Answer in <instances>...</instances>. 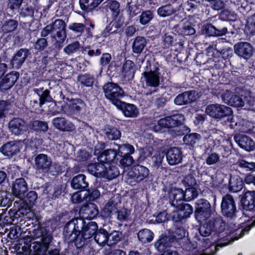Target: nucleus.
Wrapping results in <instances>:
<instances>
[{
  "instance_id": "1",
  "label": "nucleus",
  "mask_w": 255,
  "mask_h": 255,
  "mask_svg": "<svg viewBox=\"0 0 255 255\" xmlns=\"http://www.w3.org/2000/svg\"><path fill=\"white\" fill-rule=\"evenodd\" d=\"M224 102L228 105L235 107H243L251 110L255 105V97L251 91L238 88L233 92L226 90L221 95Z\"/></svg>"
},
{
  "instance_id": "2",
  "label": "nucleus",
  "mask_w": 255,
  "mask_h": 255,
  "mask_svg": "<svg viewBox=\"0 0 255 255\" xmlns=\"http://www.w3.org/2000/svg\"><path fill=\"white\" fill-rule=\"evenodd\" d=\"M103 90L106 97L119 108L123 107V102L120 99L125 95L124 91L118 84L108 82L103 86Z\"/></svg>"
},
{
  "instance_id": "3",
  "label": "nucleus",
  "mask_w": 255,
  "mask_h": 255,
  "mask_svg": "<svg viewBox=\"0 0 255 255\" xmlns=\"http://www.w3.org/2000/svg\"><path fill=\"white\" fill-rule=\"evenodd\" d=\"M205 113L213 118L220 119L231 115L232 110L226 106L215 104L208 105L206 108Z\"/></svg>"
},
{
  "instance_id": "4",
  "label": "nucleus",
  "mask_w": 255,
  "mask_h": 255,
  "mask_svg": "<svg viewBox=\"0 0 255 255\" xmlns=\"http://www.w3.org/2000/svg\"><path fill=\"white\" fill-rule=\"evenodd\" d=\"M34 162L35 168L39 172L54 174L51 170L53 167L52 162L46 154L42 153L38 154L34 159Z\"/></svg>"
},
{
  "instance_id": "5",
  "label": "nucleus",
  "mask_w": 255,
  "mask_h": 255,
  "mask_svg": "<svg viewBox=\"0 0 255 255\" xmlns=\"http://www.w3.org/2000/svg\"><path fill=\"white\" fill-rule=\"evenodd\" d=\"M221 211L223 215L227 218L232 219L236 216V207L233 197L229 195H226L222 199Z\"/></svg>"
},
{
  "instance_id": "6",
  "label": "nucleus",
  "mask_w": 255,
  "mask_h": 255,
  "mask_svg": "<svg viewBox=\"0 0 255 255\" xmlns=\"http://www.w3.org/2000/svg\"><path fill=\"white\" fill-rule=\"evenodd\" d=\"M241 203L242 208L243 209V220L245 222L248 221L249 220L245 219L246 217H250V215L249 214H247L246 212H251L255 208V191H247L244 195L241 200Z\"/></svg>"
},
{
  "instance_id": "7",
  "label": "nucleus",
  "mask_w": 255,
  "mask_h": 255,
  "mask_svg": "<svg viewBox=\"0 0 255 255\" xmlns=\"http://www.w3.org/2000/svg\"><path fill=\"white\" fill-rule=\"evenodd\" d=\"M184 121V116L181 114H178L160 119L158 124L164 128H172L181 125Z\"/></svg>"
},
{
  "instance_id": "8",
  "label": "nucleus",
  "mask_w": 255,
  "mask_h": 255,
  "mask_svg": "<svg viewBox=\"0 0 255 255\" xmlns=\"http://www.w3.org/2000/svg\"><path fill=\"white\" fill-rule=\"evenodd\" d=\"M234 49L239 56L245 59H249L253 54V48L248 42H239L235 45Z\"/></svg>"
},
{
  "instance_id": "9",
  "label": "nucleus",
  "mask_w": 255,
  "mask_h": 255,
  "mask_svg": "<svg viewBox=\"0 0 255 255\" xmlns=\"http://www.w3.org/2000/svg\"><path fill=\"white\" fill-rule=\"evenodd\" d=\"M197 93L194 91L185 92L178 95L174 100V103L178 106L190 104L198 98Z\"/></svg>"
},
{
  "instance_id": "10",
  "label": "nucleus",
  "mask_w": 255,
  "mask_h": 255,
  "mask_svg": "<svg viewBox=\"0 0 255 255\" xmlns=\"http://www.w3.org/2000/svg\"><path fill=\"white\" fill-rule=\"evenodd\" d=\"M85 224V221L81 218H75L69 221L64 228V234L81 233Z\"/></svg>"
},
{
  "instance_id": "11",
  "label": "nucleus",
  "mask_w": 255,
  "mask_h": 255,
  "mask_svg": "<svg viewBox=\"0 0 255 255\" xmlns=\"http://www.w3.org/2000/svg\"><path fill=\"white\" fill-rule=\"evenodd\" d=\"M99 213L97 206L92 203L83 205L80 209L79 214L83 219H92Z\"/></svg>"
},
{
  "instance_id": "12",
  "label": "nucleus",
  "mask_w": 255,
  "mask_h": 255,
  "mask_svg": "<svg viewBox=\"0 0 255 255\" xmlns=\"http://www.w3.org/2000/svg\"><path fill=\"white\" fill-rule=\"evenodd\" d=\"M9 128L15 135L20 134L27 130V126L25 122L20 118H14L8 124Z\"/></svg>"
},
{
  "instance_id": "13",
  "label": "nucleus",
  "mask_w": 255,
  "mask_h": 255,
  "mask_svg": "<svg viewBox=\"0 0 255 255\" xmlns=\"http://www.w3.org/2000/svg\"><path fill=\"white\" fill-rule=\"evenodd\" d=\"M196 217L201 220H206L211 215L210 204L207 200H201L198 203L196 210Z\"/></svg>"
},
{
  "instance_id": "14",
  "label": "nucleus",
  "mask_w": 255,
  "mask_h": 255,
  "mask_svg": "<svg viewBox=\"0 0 255 255\" xmlns=\"http://www.w3.org/2000/svg\"><path fill=\"white\" fill-rule=\"evenodd\" d=\"M129 176L135 178L137 182H140L148 177L149 170L146 167L139 164L133 166L131 171L129 173Z\"/></svg>"
},
{
  "instance_id": "15",
  "label": "nucleus",
  "mask_w": 255,
  "mask_h": 255,
  "mask_svg": "<svg viewBox=\"0 0 255 255\" xmlns=\"http://www.w3.org/2000/svg\"><path fill=\"white\" fill-rule=\"evenodd\" d=\"M27 190V183L23 178L17 179L13 184L12 193L16 197H22Z\"/></svg>"
},
{
  "instance_id": "16",
  "label": "nucleus",
  "mask_w": 255,
  "mask_h": 255,
  "mask_svg": "<svg viewBox=\"0 0 255 255\" xmlns=\"http://www.w3.org/2000/svg\"><path fill=\"white\" fill-rule=\"evenodd\" d=\"M166 154L167 160L170 165H176L182 161V151L179 148H171L168 150Z\"/></svg>"
},
{
  "instance_id": "17",
  "label": "nucleus",
  "mask_w": 255,
  "mask_h": 255,
  "mask_svg": "<svg viewBox=\"0 0 255 255\" xmlns=\"http://www.w3.org/2000/svg\"><path fill=\"white\" fill-rule=\"evenodd\" d=\"M55 35L63 41L66 37V23L62 19H57L51 24Z\"/></svg>"
},
{
  "instance_id": "18",
  "label": "nucleus",
  "mask_w": 255,
  "mask_h": 255,
  "mask_svg": "<svg viewBox=\"0 0 255 255\" xmlns=\"http://www.w3.org/2000/svg\"><path fill=\"white\" fill-rule=\"evenodd\" d=\"M88 170L97 177H106V163H94L88 166Z\"/></svg>"
},
{
  "instance_id": "19",
  "label": "nucleus",
  "mask_w": 255,
  "mask_h": 255,
  "mask_svg": "<svg viewBox=\"0 0 255 255\" xmlns=\"http://www.w3.org/2000/svg\"><path fill=\"white\" fill-rule=\"evenodd\" d=\"M54 127L63 131H71L75 129L74 125L64 118H56L53 121Z\"/></svg>"
},
{
  "instance_id": "20",
  "label": "nucleus",
  "mask_w": 255,
  "mask_h": 255,
  "mask_svg": "<svg viewBox=\"0 0 255 255\" xmlns=\"http://www.w3.org/2000/svg\"><path fill=\"white\" fill-rule=\"evenodd\" d=\"M29 54V50L26 49H20L13 57L11 64L13 68H18L24 62Z\"/></svg>"
},
{
  "instance_id": "21",
  "label": "nucleus",
  "mask_w": 255,
  "mask_h": 255,
  "mask_svg": "<svg viewBox=\"0 0 255 255\" xmlns=\"http://www.w3.org/2000/svg\"><path fill=\"white\" fill-rule=\"evenodd\" d=\"M18 79L16 73H10L7 74L2 80L0 83V89L1 91L9 89L15 83Z\"/></svg>"
},
{
  "instance_id": "22",
  "label": "nucleus",
  "mask_w": 255,
  "mask_h": 255,
  "mask_svg": "<svg viewBox=\"0 0 255 255\" xmlns=\"http://www.w3.org/2000/svg\"><path fill=\"white\" fill-rule=\"evenodd\" d=\"M0 151L3 154L10 156L19 151V147L18 144L15 141H10L2 145Z\"/></svg>"
},
{
  "instance_id": "23",
  "label": "nucleus",
  "mask_w": 255,
  "mask_h": 255,
  "mask_svg": "<svg viewBox=\"0 0 255 255\" xmlns=\"http://www.w3.org/2000/svg\"><path fill=\"white\" fill-rule=\"evenodd\" d=\"M65 236L69 242H74L75 246L78 248H82L85 244V240H87L83 237L81 233L65 234Z\"/></svg>"
},
{
  "instance_id": "24",
  "label": "nucleus",
  "mask_w": 255,
  "mask_h": 255,
  "mask_svg": "<svg viewBox=\"0 0 255 255\" xmlns=\"http://www.w3.org/2000/svg\"><path fill=\"white\" fill-rule=\"evenodd\" d=\"M173 242V239L171 237L163 236L155 243V246L160 252H162L171 246Z\"/></svg>"
},
{
  "instance_id": "25",
  "label": "nucleus",
  "mask_w": 255,
  "mask_h": 255,
  "mask_svg": "<svg viewBox=\"0 0 255 255\" xmlns=\"http://www.w3.org/2000/svg\"><path fill=\"white\" fill-rule=\"evenodd\" d=\"M98 226L96 222H91L84 226L81 233L86 239L91 238L97 232Z\"/></svg>"
},
{
  "instance_id": "26",
  "label": "nucleus",
  "mask_w": 255,
  "mask_h": 255,
  "mask_svg": "<svg viewBox=\"0 0 255 255\" xmlns=\"http://www.w3.org/2000/svg\"><path fill=\"white\" fill-rule=\"evenodd\" d=\"M170 198L171 200V205L175 207H178V202L184 199V191L181 189H174L170 193Z\"/></svg>"
},
{
  "instance_id": "27",
  "label": "nucleus",
  "mask_w": 255,
  "mask_h": 255,
  "mask_svg": "<svg viewBox=\"0 0 255 255\" xmlns=\"http://www.w3.org/2000/svg\"><path fill=\"white\" fill-rule=\"evenodd\" d=\"M159 74L154 72H145L143 75L146 79V83L148 86L157 87L159 83Z\"/></svg>"
},
{
  "instance_id": "28",
  "label": "nucleus",
  "mask_w": 255,
  "mask_h": 255,
  "mask_svg": "<svg viewBox=\"0 0 255 255\" xmlns=\"http://www.w3.org/2000/svg\"><path fill=\"white\" fill-rule=\"evenodd\" d=\"M238 144L240 147L247 151H251L255 148V142L250 137L242 135L238 140Z\"/></svg>"
},
{
  "instance_id": "29",
  "label": "nucleus",
  "mask_w": 255,
  "mask_h": 255,
  "mask_svg": "<svg viewBox=\"0 0 255 255\" xmlns=\"http://www.w3.org/2000/svg\"><path fill=\"white\" fill-rule=\"evenodd\" d=\"M135 71V65L131 60H127L123 66L122 73L126 77L130 79L133 77Z\"/></svg>"
},
{
  "instance_id": "30",
  "label": "nucleus",
  "mask_w": 255,
  "mask_h": 255,
  "mask_svg": "<svg viewBox=\"0 0 255 255\" xmlns=\"http://www.w3.org/2000/svg\"><path fill=\"white\" fill-rule=\"evenodd\" d=\"M119 165L117 164L112 163L110 164L106 163V178L108 179H112L116 178L120 173V171L119 169Z\"/></svg>"
},
{
  "instance_id": "31",
  "label": "nucleus",
  "mask_w": 255,
  "mask_h": 255,
  "mask_svg": "<svg viewBox=\"0 0 255 255\" xmlns=\"http://www.w3.org/2000/svg\"><path fill=\"white\" fill-rule=\"evenodd\" d=\"M71 185L74 188L79 189L86 188L88 183L86 181L85 175L79 174L73 178Z\"/></svg>"
},
{
  "instance_id": "32",
  "label": "nucleus",
  "mask_w": 255,
  "mask_h": 255,
  "mask_svg": "<svg viewBox=\"0 0 255 255\" xmlns=\"http://www.w3.org/2000/svg\"><path fill=\"white\" fill-rule=\"evenodd\" d=\"M106 7L107 11L111 13L113 17H117L120 13V3L117 0L108 1Z\"/></svg>"
},
{
  "instance_id": "33",
  "label": "nucleus",
  "mask_w": 255,
  "mask_h": 255,
  "mask_svg": "<svg viewBox=\"0 0 255 255\" xmlns=\"http://www.w3.org/2000/svg\"><path fill=\"white\" fill-rule=\"evenodd\" d=\"M146 44V39L141 36L137 37L134 40L132 44L133 52L136 54H140L143 51Z\"/></svg>"
},
{
  "instance_id": "34",
  "label": "nucleus",
  "mask_w": 255,
  "mask_h": 255,
  "mask_svg": "<svg viewBox=\"0 0 255 255\" xmlns=\"http://www.w3.org/2000/svg\"><path fill=\"white\" fill-rule=\"evenodd\" d=\"M103 0H80L82 9L90 11L97 7Z\"/></svg>"
},
{
  "instance_id": "35",
  "label": "nucleus",
  "mask_w": 255,
  "mask_h": 255,
  "mask_svg": "<svg viewBox=\"0 0 255 255\" xmlns=\"http://www.w3.org/2000/svg\"><path fill=\"white\" fill-rule=\"evenodd\" d=\"M95 240L96 242L100 246H104L108 243V233L104 229H100L97 231Z\"/></svg>"
},
{
  "instance_id": "36",
  "label": "nucleus",
  "mask_w": 255,
  "mask_h": 255,
  "mask_svg": "<svg viewBox=\"0 0 255 255\" xmlns=\"http://www.w3.org/2000/svg\"><path fill=\"white\" fill-rule=\"evenodd\" d=\"M123 107L121 108H124L123 110L125 115L128 117H135L138 115V110L132 104H126L123 102Z\"/></svg>"
},
{
  "instance_id": "37",
  "label": "nucleus",
  "mask_w": 255,
  "mask_h": 255,
  "mask_svg": "<svg viewBox=\"0 0 255 255\" xmlns=\"http://www.w3.org/2000/svg\"><path fill=\"white\" fill-rule=\"evenodd\" d=\"M138 238L141 242L146 243L152 240L153 234L149 230L143 229L138 232Z\"/></svg>"
},
{
  "instance_id": "38",
  "label": "nucleus",
  "mask_w": 255,
  "mask_h": 255,
  "mask_svg": "<svg viewBox=\"0 0 255 255\" xmlns=\"http://www.w3.org/2000/svg\"><path fill=\"white\" fill-rule=\"evenodd\" d=\"M213 231L216 233H221L225 229L226 224L225 222L220 218H217L212 221H210Z\"/></svg>"
},
{
  "instance_id": "39",
  "label": "nucleus",
  "mask_w": 255,
  "mask_h": 255,
  "mask_svg": "<svg viewBox=\"0 0 255 255\" xmlns=\"http://www.w3.org/2000/svg\"><path fill=\"white\" fill-rule=\"evenodd\" d=\"M134 152V148L129 144H123L118 145V153L121 155H129Z\"/></svg>"
},
{
  "instance_id": "40",
  "label": "nucleus",
  "mask_w": 255,
  "mask_h": 255,
  "mask_svg": "<svg viewBox=\"0 0 255 255\" xmlns=\"http://www.w3.org/2000/svg\"><path fill=\"white\" fill-rule=\"evenodd\" d=\"M117 155V152L116 150L113 149H108L103 152L101 155V158L106 161V163L113 161L116 158Z\"/></svg>"
},
{
  "instance_id": "41",
  "label": "nucleus",
  "mask_w": 255,
  "mask_h": 255,
  "mask_svg": "<svg viewBox=\"0 0 255 255\" xmlns=\"http://www.w3.org/2000/svg\"><path fill=\"white\" fill-rule=\"evenodd\" d=\"M245 30L247 34H253L255 33V14L247 19Z\"/></svg>"
},
{
  "instance_id": "42",
  "label": "nucleus",
  "mask_w": 255,
  "mask_h": 255,
  "mask_svg": "<svg viewBox=\"0 0 255 255\" xmlns=\"http://www.w3.org/2000/svg\"><path fill=\"white\" fill-rule=\"evenodd\" d=\"M18 22L13 19H10L6 21L2 26V30L5 33L10 32L16 29Z\"/></svg>"
},
{
  "instance_id": "43",
  "label": "nucleus",
  "mask_w": 255,
  "mask_h": 255,
  "mask_svg": "<svg viewBox=\"0 0 255 255\" xmlns=\"http://www.w3.org/2000/svg\"><path fill=\"white\" fill-rule=\"evenodd\" d=\"M163 150L159 148L156 152V154L152 157V166L156 168H158L162 164L163 159V155L162 153Z\"/></svg>"
},
{
  "instance_id": "44",
  "label": "nucleus",
  "mask_w": 255,
  "mask_h": 255,
  "mask_svg": "<svg viewBox=\"0 0 255 255\" xmlns=\"http://www.w3.org/2000/svg\"><path fill=\"white\" fill-rule=\"evenodd\" d=\"M69 108L75 112L79 111L85 106L83 101L80 99H72L68 105Z\"/></svg>"
},
{
  "instance_id": "45",
  "label": "nucleus",
  "mask_w": 255,
  "mask_h": 255,
  "mask_svg": "<svg viewBox=\"0 0 255 255\" xmlns=\"http://www.w3.org/2000/svg\"><path fill=\"white\" fill-rule=\"evenodd\" d=\"M175 11V9L170 4L161 6L158 9V13L162 17L169 16L173 14Z\"/></svg>"
},
{
  "instance_id": "46",
  "label": "nucleus",
  "mask_w": 255,
  "mask_h": 255,
  "mask_svg": "<svg viewBox=\"0 0 255 255\" xmlns=\"http://www.w3.org/2000/svg\"><path fill=\"white\" fill-rule=\"evenodd\" d=\"M200 136L197 133H191L186 135L183 138L185 144L193 146L200 139Z\"/></svg>"
},
{
  "instance_id": "47",
  "label": "nucleus",
  "mask_w": 255,
  "mask_h": 255,
  "mask_svg": "<svg viewBox=\"0 0 255 255\" xmlns=\"http://www.w3.org/2000/svg\"><path fill=\"white\" fill-rule=\"evenodd\" d=\"M32 128L36 131H46L48 129V126L45 122L34 121L32 123Z\"/></svg>"
},
{
  "instance_id": "48",
  "label": "nucleus",
  "mask_w": 255,
  "mask_h": 255,
  "mask_svg": "<svg viewBox=\"0 0 255 255\" xmlns=\"http://www.w3.org/2000/svg\"><path fill=\"white\" fill-rule=\"evenodd\" d=\"M198 191L195 188L191 187L186 189L185 191H184V200L187 201L192 200L196 198L198 196Z\"/></svg>"
},
{
  "instance_id": "49",
  "label": "nucleus",
  "mask_w": 255,
  "mask_h": 255,
  "mask_svg": "<svg viewBox=\"0 0 255 255\" xmlns=\"http://www.w3.org/2000/svg\"><path fill=\"white\" fill-rule=\"evenodd\" d=\"M122 24V22L115 19L110 23L109 25L107 27L106 30L110 33H114L117 31L120 27H121Z\"/></svg>"
},
{
  "instance_id": "50",
  "label": "nucleus",
  "mask_w": 255,
  "mask_h": 255,
  "mask_svg": "<svg viewBox=\"0 0 255 255\" xmlns=\"http://www.w3.org/2000/svg\"><path fill=\"white\" fill-rule=\"evenodd\" d=\"M107 137L111 140H116L119 139L121 135V133L116 128H109L106 132Z\"/></svg>"
},
{
  "instance_id": "51",
  "label": "nucleus",
  "mask_w": 255,
  "mask_h": 255,
  "mask_svg": "<svg viewBox=\"0 0 255 255\" xmlns=\"http://www.w3.org/2000/svg\"><path fill=\"white\" fill-rule=\"evenodd\" d=\"M178 208L181 211L182 214L184 215V219L186 218L192 213V208L191 206L188 204H179Z\"/></svg>"
},
{
  "instance_id": "52",
  "label": "nucleus",
  "mask_w": 255,
  "mask_h": 255,
  "mask_svg": "<svg viewBox=\"0 0 255 255\" xmlns=\"http://www.w3.org/2000/svg\"><path fill=\"white\" fill-rule=\"evenodd\" d=\"M200 234L203 237L209 236L213 229L210 222L201 225L199 229Z\"/></svg>"
},
{
  "instance_id": "53",
  "label": "nucleus",
  "mask_w": 255,
  "mask_h": 255,
  "mask_svg": "<svg viewBox=\"0 0 255 255\" xmlns=\"http://www.w3.org/2000/svg\"><path fill=\"white\" fill-rule=\"evenodd\" d=\"M37 198V195L35 191H31L26 195L24 203L28 204V205L32 207Z\"/></svg>"
},
{
  "instance_id": "54",
  "label": "nucleus",
  "mask_w": 255,
  "mask_h": 255,
  "mask_svg": "<svg viewBox=\"0 0 255 255\" xmlns=\"http://www.w3.org/2000/svg\"><path fill=\"white\" fill-rule=\"evenodd\" d=\"M177 32L183 35H190L195 34V30L192 26L188 24L179 28Z\"/></svg>"
},
{
  "instance_id": "55",
  "label": "nucleus",
  "mask_w": 255,
  "mask_h": 255,
  "mask_svg": "<svg viewBox=\"0 0 255 255\" xmlns=\"http://www.w3.org/2000/svg\"><path fill=\"white\" fill-rule=\"evenodd\" d=\"M244 230H242L240 233V235L239 237H228L226 239H223L219 241L217 246L222 247L223 246L228 245L230 243L233 242L235 240H238L239 238L241 237L244 234Z\"/></svg>"
},
{
  "instance_id": "56",
  "label": "nucleus",
  "mask_w": 255,
  "mask_h": 255,
  "mask_svg": "<svg viewBox=\"0 0 255 255\" xmlns=\"http://www.w3.org/2000/svg\"><path fill=\"white\" fill-rule=\"evenodd\" d=\"M243 187V182L241 179H233L230 182V188L234 192H237L241 190Z\"/></svg>"
},
{
  "instance_id": "57",
  "label": "nucleus",
  "mask_w": 255,
  "mask_h": 255,
  "mask_svg": "<svg viewBox=\"0 0 255 255\" xmlns=\"http://www.w3.org/2000/svg\"><path fill=\"white\" fill-rule=\"evenodd\" d=\"M85 200L91 202L97 199L100 196V192L98 190H94L91 192L89 191L85 193Z\"/></svg>"
},
{
  "instance_id": "58",
  "label": "nucleus",
  "mask_w": 255,
  "mask_h": 255,
  "mask_svg": "<svg viewBox=\"0 0 255 255\" xmlns=\"http://www.w3.org/2000/svg\"><path fill=\"white\" fill-rule=\"evenodd\" d=\"M85 25L81 23H73L71 24L69 28L70 30L74 31L75 32L81 35L85 29Z\"/></svg>"
},
{
  "instance_id": "59",
  "label": "nucleus",
  "mask_w": 255,
  "mask_h": 255,
  "mask_svg": "<svg viewBox=\"0 0 255 255\" xmlns=\"http://www.w3.org/2000/svg\"><path fill=\"white\" fill-rule=\"evenodd\" d=\"M78 81L81 84L86 86H91L94 83L93 78L87 75H80L78 77Z\"/></svg>"
},
{
  "instance_id": "60",
  "label": "nucleus",
  "mask_w": 255,
  "mask_h": 255,
  "mask_svg": "<svg viewBox=\"0 0 255 255\" xmlns=\"http://www.w3.org/2000/svg\"><path fill=\"white\" fill-rule=\"evenodd\" d=\"M220 161V156L217 153H212L209 155L206 159L207 164L211 165L218 163Z\"/></svg>"
},
{
  "instance_id": "61",
  "label": "nucleus",
  "mask_w": 255,
  "mask_h": 255,
  "mask_svg": "<svg viewBox=\"0 0 255 255\" xmlns=\"http://www.w3.org/2000/svg\"><path fill=\"white\" fill-rule=\"evenodd\" d=\"M80 46L79 42L78 41H75L65 47L64 49V51L67 54H70L79 49Z\"/></svg>"
},
{
  "instance_id": "62",
  "label": "nucleus",
  "mask_w": 255,
  "mask_h": 255,
  "mask_svg": "<svg viewBox=\"0 0 255 255\" xmlns=\"http://www.w3.org/2000/svg\"><path fill=\"white\" fill-rule=\"evenodd\" d=\"M134 162V159L131 156L124 155L120 160V163L123 167L131 166Z\"/></svg>"
},
{
  "instance_id": "63",
  "label": "nucleus",
  "mask_w": 255,
  "mask_h": 255,
  "mask_svg": "<svg viewBox=\"0 0 255 255\" xmlns=\"http://www.w3.org/2000/svg\"><path fill=\"white\" fill-rule=\"evenodd\" d=\"M121 239L118 232L115 231L110 235L108 234V245H112L116 244Z\"/></svg>"
},
{
  "instance_id": "64",
  "label": "nucleus",
  "mask_w": 255,
  "mask_h": 255,
  "mask_svg": "<svg viewBox=\"0 0 255 255\" xmlns=\"http://www.w3.org/2000/svg\"><path fill=\"white\" fill-rule=\"evenodd\" d=\"M152 18V14L150 11L142 12L140 16V21L142 24L147 23Z\"/></svg>"
}]
</instances>
